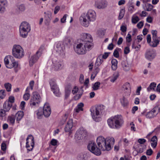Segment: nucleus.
Wrapping results in <instances>:
<instances>
[{
  "mask_svg": "<svg viewBox=\"0 0 160 160\" xmlns=\"http://www.w3.org/2000/svg\"><path fill=\"white\" fill-rule=\"evenodd\" d=\"M96 18L95 12L93 10H90L87 14L82 15L80 17V22L82 26L85 27H88L90 23L95 21Z\"/></svg>",
  "mask_w": 160,
  "mask_h": 160,
  "instance_id": "obj_1",
  "label": "nucleus"
},
{
  "mask_svg": "<svg viewBox=\"0 0 160 160\" xmlns=\"http://www.w3.org/2000/svg\"><path fill=\"white\" fill-rule=\"evenodd\" d=\"M124 122L123 118L120 115L112 117L107 120V122L109 127L114 129L120 128L122 126Z\"/></svg>",
  "mask_w": 160,
  "mask_h": 160,
  "instance_id": "obj_2",
  "label": "nucleus"
},
{
  "mask_svg": "<svg viewBox=\"0 0 160 160\" xmlns=\"http://www.w3.org/2000/svg\"><path fill=\"white\" fill-rule=\"evenodd\" d=\"M115 142V140L112 137H107L105 139L101 136V150L102 151H109L111 149Z\"/></svg>",
  "mask_w": 160,
  "mask_h": 160,
  "instance_id": "obj_3",
  "label": "nucleus"
},
{
  "mask_svg": "<svg viewBox=\"0 0 160 160\" xmlns=\"http://www.w3.org/2000/svg\"><path fill=\"white\" fill-rule=\"evenodd\" d=\"M5 64L6 67L9 68H14V71L17 72L18 70L17 68L18 66L17 62L15 61L13 56L10 55L6 56L4 59Z\"/></svg>",
  "mask_w": 160,
  "mask_h": 160,
  "instance_id": "obj_4",
  "label": "nucleus"
},
{
  "mask_svg": "<svg viewBox=\"0 0 160 160\" xmlns=\"http://www.w3.org/2000/svg\"><path fill=\"white\" fill-rule=\"evenodd\" d=\"M92 48L87 46V44L83 42L80 43L77 45L74 48L75 52L78 54H84L87 51L91 50Z\"/></svg>",
  "mask_w": 160,
  "mask_h": 160,
  "instance_id": "obj_5",
  "label": "nucleus"
},
{
  "mask_svg": "<svg viewBox=\"0 0 160 160\" xmlns=\"http://www.w3.org/2000/svg\"><path fill=\"white\" fill-rule=\"evenodd\" d=\"M30 30V27L29 23L26 22H22L19 28L20 36L23 38H26Z\"/></svg>",
  "mask_w": 160,
  "mask_h": 160,
  "instance_id": "obj_6",
  "label": "nucleus"
},
{
  "mask_svg": "<svg viewBox=\"0 0 160 160\" xmlns=\"http://www.w3.org/2000/svg\"><path fill=\"white\" fill-rule=\"evenodd\" d=\"M12 54L16 58H21L24 56L23 49L20 45H14L12 48Z\"/></svg>",
  "mask_w": 160,
  "mask_h": 160,
  "instance_id": "obj_7",
  "label": "nucleus"
},
{
  "mask_svg": "<svg viewBox=\"0 0 160 160\" xmlns=\"http://www.w3.org/2000/svg\"><path fill=\"white\" fill-rule=\"evenodd\" d=\"M100 105L95 106L90 109L92 117L93 120L96 122H99L100 120Z\"/></svg>",
  "mask_w": 160,
  "mask_h": 160,
  "instance_id": "obj_8",
  "label": "nucleus"
},
{
  "mask_svg": "<svg viewBox=\"0 0 160 160\" xmlns=\"http://www.w3.org/2000/svg\"><path fill=\"white\" fill-rule=\"evenodd\" d=\"M82 36V38L83 41L82 42L92 48L93 46V43H92L93 38L91 35L87 33H83Z\"/></svg>",
  "mask_w": 160,
  "mask_h": 160,
  "instance_id": "obj_9",
  "label": "nucleus"
},
{
  "mask_svg": "<svg viewBox=\"0 0 160 160\" xmlns=\"http://www.w3.org/2000/svg\"><path fill=\"white\" fill-rule=\"evenodd\" d=\"M88 149L94 154L99 156L100 155V149L97 148L96 144L94 142H91L88 145Z\"/></svg>",
  "mask_w": 160,
  "mask_h": 160,
  "instance_id": "obj_10",
  "label": "nucleus"
},
{
  "mask_svg": "<svg viewBox=\"0 0 160 160\" xmlns=\"http://www.w3.org/2000/svg\"><path fill=\"white\" fill-rule=\"evenodd\" d=\"M87 135V131L82 128L77 131L75 135V137L76 140H79L86 137Z\"/></svg>",
  "mask_w": 160,
  "mask_h": 160,
  "instance_id": "obj_11",
  "label": "nucleus"
},
{
  "mask_svg": "<svg viewBox=\"0 0 160 160\" xmlns=\"http://www.w3.org/2000/svg\"><path fill=\"white\" fill-rule=\"evenodd\" d=\"M41 97L39 94L37 92H34L33 96L30 101L31 105L35 106L36 104H38L40 102Z\"/></svg>",
  "mask_w": 160,
  "mask_h": 160,
  "instance_id": "obj_12",
  "label": "nucleus"
},
{
  "mask_svg": "<svg viewBox=\"0 0 160 160\" xmlns=\"http://www.w3.org/2000/svg\"><path fill=\"white\" fill-rule=\"evenodd\" d=\"M34 146V138L32 135H29L26 139V147L28 151L32 150Z\"/></svg>",
  "mask_w": 160,
  "mask_h": 160,
  "instance_id": "obj_13",
  "label": "nucleus"
},
{
  "mask_svg": "<svg viewBox=\"0 0 160 160\" xmlns=\"http://www.w3.org/2000/svg\"><path fill=\"white\" fill-rule=\"evenodd\" d=\"M49 83L52 90L53 91L54 94L57 97H60L61 93L59 92V89L55 82L51 79L49 81Z\"/></svg>",
  "mask_w": 160,
  "mask_h": 160,
  "instance_id": "obj_14",
  "label": "nucleus"
},
{
  "mask_svg": "<svg viewBox=\"0 0 160 160\" xmlns=\"http://www.w3.org/2000/svg\"><path fill=\"white\" fill-rule=\"evenodd\" d=\"M65 47L64 44L61 42H58L56 43L55 49L56 51L60 55L65 54Z\"/></svg>",
  "mask_w": 160,
  "mask_h": 160,
  "instance_id": "obj_15",
  "label": "nucleus"
},
{
  "mask_svg": "<svg viewBox=\"0 0 160 160\" xmlns=\"http://www.w3.org/2000/svg\"><path fill=\"white\" fill-rule=\"evenodd\" d=\"M156 56V51L155 50L152 49L148 50L145 54L146 58L150 61L153 60Z\"/></svg>",
  "mask_w": 160,
  "mask_h": 160,
  "instance_id": "obj_16",
  "label": "nucleus"
},
{
  "mask_svg": "<svg viewBox=\"0 0 160 160\" xmlns=\"http://www.w3.org/2000/svg\"><path fill=\"white\" fill-rule=\"evenodd\" d=\"M43 114L46 117H48L51 113L50 107L48 103L45 104L43 108Z\"/></svg>",
  "mask_w": 160,
  "mask_h": 160,
  "instance_id": "obj_17",
  "label": "nucleus"
},
{
  "mask_svg": "<svg viewBox=\"0 0 160 160\" xmlns=\"http://www.w3.org/2000/svg\"><path fill=\"white\" fill-rule=\"evenodd\" d=\"M73 126V121L72 119H69L64 128V130L66 132H69V135L71 133V129Z\"/></svg>",
  "mask_w": 160,
  "mask_h": 160,
  "instance_id": "obj_18",
  "label": "nucleus"
},
{
  "mask_svg": "<svg viewBox=\"0 0 160 160\" xmlns=\"http://www.w3.org/2000/svg\"><path fill=\"white\" fill-rule=\"evenodd\" d=\"M54 68L56 71L61 69L63 66V63L62 61L58 60L53 62Z\"/></svg>",
  "mask_w": 160,
  "mask_h": 160,
  "instance_id": "obj_19",
  "label": "nucleus"
},
{
  "mask_svg": "<svg viewBox=\"0 0 160 160\" xmlns=\"http://www.w3.org/2000/svg\"><path fill=\"white\" fill-rule=\"evenodd\" d=\"M8 2L6 0H0V13H3L6 10Z\"/></svg>",
  "mask_w": 160,
  "mask_h": 160,
  "instance_id": "obj_20",
  "label": "nucleus"
},
{
  "mask_svg": "<svg viewBox=\"0 0 160 160\" xmlns=\"http://www.w3.org/2000/svg\"><path fill=\"white\" fill-rule=\"evenodd\" d=\"M38 55L36 54L33 56H32L29 59V62L30 65L31 66L33 65V64L35 63L38 60L39 57Z\"/></svg>",
  "mask_w": 160,
  "mask_h": 160,
  "instance_id": "obj_21",
  "label": "nucleus"
},
{
  "mask_svg": "<svg viewBox=\"0 0 160 160\" xmlns=\"http://www.w3.org/2000/svg\"><path fill=\"white\" fill-rule=\"evenodd\" d=\"M45 14V24L47 25H48L50 22L52 14L50 12H44Z\"/></svg>",
  "mask_w": 160,
  "mask_h": 160,
  "instance_id": "obj_22",
  "label": "nucleus"
},
{
  "mask_svg": "<svg viewBox=\"0 0 160 160\" xmlns=\"http://www.w3.org/2000/svg\"><path fill=\"white\" fill-rule=\"evenodd\" d=\"M160 41V37L152 38V41L150 45L153 47H156L159 44Z\"/></svg>",
  "mask_w": 160,
  "mask_h": 160,
  "instance_id": "obj_23",
  "label": "nucleus"
},
{
  "mask_svg": "<svg viewBox=\"0 0 160 160\" xmlns=\"http://www.w3.org/2000/svg\"><path fill=\"white\" fill-rule=\"evenodd\" d=\"M157 108H154L150 111L148 112L146 115V117L148 118H154L156 115H155L154 113L156 112Z\"/></svg>",
  "mask_w": 160,
  "mask_h": 160,
  "instance_id": "obj_24",
  "label": "nucleus"
},
{
  "mask_svg": "<svg viewBox=\"0 0 160 160\" xmlns=\"http://www.w3.org/2000/svg\"><path fill=\"white\" fill-rule=\"evenodd\" d=\"M12 104L9 102H5L3 104V108L5 112H8L10 110Z\"/></svg>",
  "mask_w": 160,
  "mask_h": 160,
  "instance_id": "obj_25",
  "label": "nucleus"
},
{
  "mask_svg": "<svg viewBox=\"0 0 160 160\" xmlns=\"http://www.w3.org/2000/svg\"><path fill=\"white\" fill-rule=\"evenodd\" d=\"M123 90L125 93L128 94H130V86L129 83L128 82L125 83L123 86Z\"/></svg>",
  "mask_w": 160,
  "mask_h": 160,
  "instance_id": "obj_26",
  "label": "nucleus"
},
{
  "mask_svg": "<svg viewBox=\"0 0 160 160\" xmlns=\"http://www.w3.org/2000/svg\"><path fill=\"white\" fill-rule=\"evenodd\" d=\"M88 158V156L87 153H82L78 155L77 159L78 160H86Z\"/></svg>",
  "mask_w": 160,
  "mask_h": 160,
  "instance_id": "obj_27",
  "label": "nucleus"
},
{
  "mask_svg": "<svg viewBox=\"0 0 160 160\" xmlns=\"http://www.w3.org/2000/svg\"><path fill=\"white\" fill-rule=\"evenodd\" d=\"M24 116V113L23 111H18L15 114V117L16 118V120L18 121V123H19V121L21 120Z\"/></svg>",
  "mask_w": 160,
  "mask_h": 160,
  "instance_id": "obj_28",
  "label": "nucleus"
},
{
  "mask_svg": "<svg viewBox=\"0 0 160 160\" xmlns=\"http://www.w3.org/2000/svg\"><path fill=\"white\" fill-rule=\"evenodd\" d=\"M146 148V146L139 144L138 145V148H135V150L138 153H142L144 151Z\"/></svg>",
  "mask_w": 160,
  "mask_h": 160,
  "instance_id": "obj_29",
  "label": "nucleus"
},
{
  "mask_svg": "<svg viewBox=\"0 0 160 160\" xmlns=\"http://www.w3.org/2000/svg\"><path fill=\"white\" fill-rule=\"evenodd\" d=\"M122 67L123 69L125 71H128L130 68V67L127 62L125 61H122L121 62Z\"/></svg>",
  "mask_w": 160,
  "mask_h": 160,
  "instance_id": "obj_30",
  "label": "nucleus"
},
{
  "mask_svg": "<svg viewBox=\"0 0 160 160\" xmlns=\"http://www.w3.org/2000/svg\"><path fill=\"white\" fill-rule=\"evenodd\" d=\"M151 141L152 142L151 146L153 148L156 147L157 144V138L156 136H153L151 138Z\"/></svg>",
  "mask_w": 160,
  "mask_h": 160,
  "instance_id": "obj_31",
  "label": "nucleus"
},
{
  "mask_svg": "<svg viewBox=\"0 0 160 160\" xmlns=\"http://www.w3.org/2000/svg\"><path fill=\"white\" fill-rule=\"evenodd\" d=\"M112 69L113 70H115L117 68L118 61L115 59H112L111 60Z\"/></svg>",
  "mask_w": 160,
  "mask_h": 160,
  "instance_id": "obj_32",
  "label": "nucleus"
},
{
  "mask_svg": "<svg viewBox=\"0 0 160 160\" xmlns=\"http://www.w3.org/2000/svg\"><path fill=\"white\" fill-rule=\"evenodd\" d=\"M119 76V73L118 72H115L112 76L110 78V81L112 82H114Z\"/></svg>",
  "mask_w": 160,
  "mask_h": 160,
  "instance_id": "obj_33",
  "label": "nucleus"
},
{
  "mask_svg": "<svg viewBox=\"0 0 160 160\" xmlns=\"http://www.w3.org/2000/svg\"><path fill=\"white\" fill-rule=\"evenodd\" d=\"M7 121L12 125H14L15 121V116L13 115L8 116V118Z\"/></svg>",
  "mask_w": 160,
  "mask_h": 160,
  "instance_id": "obj_34",
  "label": "nucleus"
},
{
  "mask_svg": "<svg viewBox=\"0 0 160 160\" xmlns=\"http://www.w3.org/2000/svg\"><path fill=\"white\" fill-rule=\"evenodd\" d=\"M121 103L124 107H127L128 105V100L124 97L121 99Z\"/></svg>",
  "mask_w": 160,
  "mask_h": 160,
  "instance_id": "obj_35",
  "label": "nucleus"
},
{
  "mask_svg": "<svg viewBox=\"0 0 160 160\" xmlns=\"http://www.w3.org/2000/svg\"><path fill=\"white\" fill-rule=\"evenodd\" d=\"M84 106V104L82 102L79 103L77 106V108L75 109V111L77 112H78L79 111H83V107Z\"/></svg>",
  "mask_w": 160,
  "mask_h": 160,
  "instance_id": "obj_36",
  "label": "nucleus"
},
{
  "mask_svg": "<svg viewBox=\"0 0 160 160\" xmlns=\"http://www.w3.org/2000/svg\"><path fill=\"white\" fill-rule=\"evenodd\" d=\"M36 112V114L37 115L38 118V119L41 118L43 114L42 108H39Z\"/></svg>",
  "mask_w": 160,
  "mask_h": 160,
  "instance_id": "obj_37",
  "label": "nucleus"
},
{
  "mask_svg": "<svg viewBox=\"0 0 160 160\" xmlns=\"http://www.w3.org/2000/svg\"><path fill=\"white\" fill-rule=\"evenodd\" d=\"M156 84L155 82L151 83L149 87L147 88V89L148 91H150L151 90H155V88L156 87Z\"/></svg>",
  "mask_w": 160,
  "mask_h": 160,
  "instance_id": "obj_38",
  "label": "nucleus"
},
{
  "mask_svg": "<svg viewBox=\"0 0 160 160\" xmlns=\"http://www.w3.org/2000/svg\"><path fill=\"white\" fill-rule=\"evenodd\" d=\"M107 112V110L105 108V107L103 105H101V114L102 115H105Z\"/></svg>",
  "mask_w": 160,
  "mask_h": 160,
  "instance_id": "obj_39",
  "label": "nucleus"
},
{
  "mask_svg": "<svg viewBox=\"0 0 160 160\" xmlns=\"http://www.w3.org/2000/svg\"><path fill=\"white\" fill-rule=\"evenodd\" d=\"M125 12V11L124 9H121L118 17V19L119 20H121L123 17L124 15Z\"/></svg>",
  "mask_w": 160,
  "mask_h": 160,
  "instance_id": "obj_40",
  "label": "nucleus"
},
{
  "mask_svg": "<svg viewBox=\"0 0 160 160\" xmlns=\"http://www.w3.org/2000/svg\"><path fill=\"white\" fill-rule=\"evenodd\" d=\"M44 49V46L43 45H42L39 49L38 51L36 52V54H38V55L40 57L42 54V52Z\"/></svg>",
  "mask_w": 160,
  "mask_h": 160,
  "instance_id": "obj_41",
  "label": "nucleus"
},
{
  "mask_svg": "<svg viewBox=\"0 0 160 160\" xmlns=\"http://www.w3.org/2000/svg\"><path fill=\"white\" fill-rule=\"evenodd\" d=\"M18 10L19 12H22L25 10V7L24 5L21 4L18 7Z\"/></svg>",
  "mask_w": 160,
  "mask_h": 160,
  "instance_id": "obj_42",
  "label": "nucleus"
},
{
  "mask_svg": "<svg viewBox=\"0 0 160 160\" xmlns=\"http://www.w3.org/2000/svg\"><path fill=\"white\" fill-rule=\"evenodd\" d=\"M4 86L8 92H10L11 90V84L9 83H6L4 84Z\"/></svg>",
  "mask_w": 160,
  "mask_h": 160,
  "instance_id": "obj_43",
  "label": "nucleus"
},
{
  "mask_svg": "<svg viewBox=\"0 0 160 160\" xmlns=\"http://www.w3.org/2000/svg\"><path fill=\"white\" fill-rule=\"evenodd\" d=\"M107 5V2L105 0H102L101 2V8H104Z\"/></svg>",
  "mask_w": 160,
  "mask_h": 160,
  "instance_id": "obj_44",
  "label": "nucleus"
},
{
  "mask_svg": "<svg viewBox=\"0 0 160 160\" xmlns=\"http://www.w3.org/2000/svg\"><path fill=\"white\" fill-rule=\"evenodd\" d=\"M139 19L137 16L132 17V22L134 24L136 23L139 21Z\"/></svg>",
  "mask_w": 160,
  "mask_h": 160,
  "instance_id": "obj_45",
  "label": "nucleus"
},
{
  "mask_svg": "<svg viewBox=\"0 0 160 160\" xmlns=\"http://www.w3.org/2000/svg\"><path fill=\"white\" fill-rule=\"evenodd\" d=\"M100 84V83L99 82H96L93 85L92 87V88H93V90H97L98 89V88L99 87V85Z\"/></svg>",
  "mask_w": 160,
  "mask_h": 160,
  "instance_id": "obj_46",
  "label": "nucleus"
},
{
  "mask_svg": "<svg viewBox=\"0 0 160 160\" xmlns=\"http://www.w3.org/2000/svg\"><path fill=\"white\" fill-rule=\"evenodd\" d=\"M70 88L68 89H65V99H67L69 96L71 92L70 86H69Z\"/></svg>",
  "mask_w": 160,
  "mask_h": 160,
  "instance_id": "obj_47",
  "label": "nucleus"
},
{
  "mask_svg": "<svg viewBox=\"0 0 160 160\" xmlns=\"http://www.w3.org/2000/svg\"><path fill=\"white\" fill-rule=\"evenodd\" d=\"M5 95V90H1L0 91V98L1 99H3L4 98Z\"/></svg>",
  "mask_w": 160,
  "mask_h": 160,
  "instance_id": "obj_48",
  "label": "nucleus"
},
{
  "mask_svg": "<svg viewBox=\"0 0 160 160\" xmlns=\"http://www.w3.org/2000/svg\"><path fill=\"white\" fill-rule=\"evenodd\" d=\"M3 109H0V117L2 118L6 115V112Z\"/></svg>",
  "mask_w": 160,
  "mask_h": 160,
  "instance_id": "obj_49",
  "label": "nucleus"
},
{
  "mask_svg": "<svg viewBox=\"0 0 160 160\" xmlns=\"http://www.w3.org/2000/svg\"><path fill=\"white\" fill-rule=\"evenodd\" d=\"M153 8V6L150 4H148L146 10L148 11H151Z\"/></svg>",
  "mask_w": 160,
  "mask_h": 160,
  "instance_id": "obj_50",
  "label": "nucleus"
},
{
  "mask_svg": "<svg viewBox=\"0 0 160 160\" xmlns=\"http://www.w3.org/2000/svg\"><path fill=\"white\" fill-rule=\"evenodd\" d=\"M30 95L28 93H25L23 96V98L25 100H28L29 98Z\"/></svg>",
  "mask_w": 160,
  "mask_h": 160,
  "instance_id": "obj_51",
  "label": "nucleus"
},
{
  "mask_svg": "<svg viewBox=\"0 0 160 160\" xmlns=\"http://www.w3.org/2000/svg\"><path fill=\"white\" fill-rule=\"evenodd\" d=\"M113 55L114 57L116 58H118L119 57V53L117 49H116L114 51Z\"/></svg>",
  "mask_w": 160,
  "mask_h": 160,
  "instance_id": "obj_52",
  "label": "nucleus"
},
{
  "mask_svg": "<svg viewBox=\"0 0 160 160\" xmlns=\"http://www.w3.org/2000/svg\"><path fill=\"white\" fill-rule=\"evenodd\" d=\"M57 143V140L54 139H52L50 142V144L53 146L56 145Z\"/></svg>",
  "mask_w": 160,
  "mask_h": 160,
  "instance_id": "obj_53",
  "label": "nucleus"
},
{
  "mask_svg": "<svg viewBox=\"0 0 160 160\" xmlns=\"http://www.w3.org/2000/svg\"><path fill=\"white\" fill-rule=\"evenodd\" d=\"M126 41L128 42H130L131 40V36L130 34L128 33L126 38Z\"/></svg>",
  "mask_w": 160,
  "mask_h": 160,
  "instance_id": "obj_54",
  "label": "nucleus"
},
{
  "mask_svg": "<svg viewBox=\"0 0 160 160\" xmlns=\"http://www.w3.org/2000/svg\"><path fill=\"white\" fill-rule=\"evenodd\" d=\"M151 33L152 35V38L158 37H157V31L156 30H152Z\"/></svg>",
  "mask_w": 160,
  "mask_h": 160,
  "instance_id": "obj_55",
  "label": "nucleus"
},
{
  "mask_svg": "<svg viewBox=\"0 0 160 160\" xmlns=\"http://www.w3.org/2000/svg\"><path fill=\"white\" fill-rule=\"evenodd\" d=\"M146 140L143 138H140L138 140V142L140 143L139 144H143L146 142Z\"/></svg>",
  "mask_w": 160,
  "mask_h": 160,
  "instance_id": "obj_56",
  "label": "nucleus"
},
{
  "mask_svg": "<svg viewBox=\"0 0 160 160\" xmlns=\"http://www.w3.org/2000/svg\"><path fill=\"white\" fill-rule=\"evenodd\" d=\"M1 149L4 151H5L6 149V145L5 143L4 142H3L1 144Z\"/></svg>",
  "mask_w": 160,
  "mask_h": 160,
  "instance_id": "obj_57",
  "label": "nucleus"
},
{
  "mask_svg": "<svg viewBox=\"0 0 160 160\" xmlns=\"http://www.w3.org/2000/svg\"><path fill=\"white\" fill-rule=\"evenodd\" d=\"M130 49L128 47H126L124 50V53L125 54H127L128 53L130 52Z\"/></svg>",
  "mask_w": 160,
  "mask_h": 160,
  "instance_id": "obj_58",
  "label": "nucleus"
},
{
  "mask_svg": "<svg viewBox=\"0 0 160 160\" xmlns=\"http://www.w3.org/2000/svg\"><path fill=\"white\" fill-rule=\"evenodd\" d=\"M153 153V151L151 149H149L147 150L146 154L148 156H151Z\"/></svg>",
  "mask_w": 160,
  "mask_h": 160,
  "instance_id": "obj_59",
  "label": "nucleus"
},
{
  "mask_svg": "<svg viewBox=\"0 0 160 160\" xmlns=\"http://www.w3.org/2000/svg\"><path fill=\"white\" fill-rule=\"evenodd\" d=\"M127 29V27L125 26L122 25L121 27L120 30L123 32L126 31Z\"/></svg>",
  "mask_w": 160,
  "mask_h": 160,
  "instance_id": "obj_60",
  "label": "nucleus"
},
{
  "mask_svg": "<svg viewBox=\"0 0 160 160\" xmlns=\"http://www.w3.org/2000/svg\"><path fill=\"white\" fill-rule=\"evenodd\" d=\"M100 1L99 0H96L95 1V6L97 8H100Z\"/></svg>",
  "mask_w": 160,
  "mask_h": 160,
  "instance_id": "obj_61",
  "label": "nucleus"
},
{
  "mask_svg": "<svg viewBox=\"0 0 160 160\" xmlns=\"http://www.w3.org/2000/svg\"><path fill=\"white\" fill-rule=\"evenodd\" d=\"M110 53V52H105L102 56V58L103 59H106Z\"/></svg>",
  "mask_w": 160,
  "mask_h": 160,
  "instance_id": "obj_62",
  "label": "nucleus"
},
{
  "mask_svg": "<svg viewBox=\"0 0 160 160\" xmlns=\"http://www.w3.org/2000/svg\"><path fill=\"white\" fill-rule=\"evenodd\" d=\"M143 25V22L142 21L139 22L137 24V27L139 28H141Z\"/></svg>",
  "mask_w": 160,
  "mask_h": 160,
  "instance_id": "obj_63",
  "label": "nucleus"
},
{
  "mask_svg": "<svg viewBox=\"0 0 160 160\" xmlns=\"http://www.w3.org/2000/svg\"><path fill=\"white\" fill-rule=\"evenodd\" d=\"M68 15L66 14H65L63 17L61 19V22L62 23H64L65 22L67 16Z\"/></svg>",
  "mask_w": 160,
  "mask_h": 160,
  "instance_id": "obj_64",
  "label": "nucleus"
}]
</instances>
